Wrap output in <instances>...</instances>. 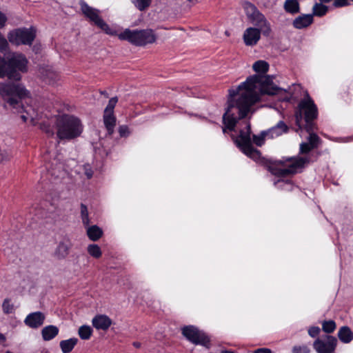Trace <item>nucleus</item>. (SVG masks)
I'll return each instance as SVG.
<instances>
[{
    "instance_id": "cd10ccee",
    "label": "nucleus",
    "mask_w": 353,
    "mask_h": 353,
    "mask_svg": "<svg viewBox=\"0 0 353 353\" xmlns=\"http://www.w3.org/2000/svg\"><path fill=\"white\" fill-rule=\"evenodd\" d=\"M132 2L139 10L144 11L150 6L152 0H132Z\"/></svg>"
},
{
    "instance_id": "09e8293b",
    "label": "nucleus",
    "mask_w": 353,
    "mask_h": 353,
    "mask_svg": "<svg viewBox=\"0 0 353 353\" xmlns=\"http://www.w3.org/2000/svg\"><path fill=\"white\" fill-rule=\"evenodd\" d=\"M6 341V337L4 336V335L3 334H1L0 333V341Z\"/></svg>"
},
{
    "instance_id": "c9c22d12",
    "label": "nucleus",
    "mask_w": 353,
    "mask_h": 353,
    "mask_svg": "<svg viewBox=\"0 0 353 353\" xmlns=\"http://www.w3.org/2000/svg\"><path fill=\"white\" fill-rule=\"evenodd\" d=\"M292 353H310V350L307 345H295L292 349Z\"/></svg>"
},
{
    "instance_id": "f8f14e48",
    "label": "nucleus",
    "mask_w": 353,
    "mask_h": 353,
    "mask_svg": "<svg viewBox=\"0 0 353 353\" xmlns=\"http://www.w3.org/2000/svg\"><path fill=\"white\" fill-rule=\"evenodd\" d=\"M337 343L335 336L326 334L317 337L313 342L312 347L316 353H334Z\"/></svg>"
},
{
    "instance_id": "a18cd8bd",
    "label": "nucleus",
    "mask_w": 353,
    "mask_h": 353,
    "mask_svg": "<svg viewBox=\"0 0 353 353\" xmlns=\"http://www.w3.org/2000/svg\"><path fill=\"white\" fill-rule=\"evenodd\" d=\"M8 18L5 14L0 11V29L3 28L7 22Z\"/></svg>"
},
{
    "instance_id": "f03ea898",
    "label": "nucleus",
    "mask_w": 353,
    "mask_h": 353,
    "mask_svg": "<svg viewBox=\"0 0 353 353\" xmlns=\"http://www.w3.org/2000/svg\"><path fill=\"white\" fill-rule=\"evenodd\" d=\"M294 115L296 125L298 127L297 130H305L309 134L307 142L314 148H317L320 139L313 132L316 127L314 120L318 117V108L308 94L300 101Z\"/></svg>"
},
{
    "instance_id": "8fccbe9b",
    "label": "nucleus",
    "mask_w": 353,
    "mask_h": 353,
    "mask_svg": "<svg viewBox=\"0 0 353 353\" xmlns=\"http://www.w3.org/2000/svg\"><path fill=\"white\" fill-rule=\"evenodd\" d=\"M133 345H134V347H137V348L140 347V346H141V344H140V343H139V342H134V343H133Z\"/></svg>"
},
{
    "instance_id": "72a5a7b5",
    "label": "nucleus",
    "mask_w": 353,
    "mask_h": 353,
    "mask_svg": "<svg viewBox=\"0 0 353 353\" xmlns=\"http://www.w3.org/2000/svg\"><path fill=\"white\" fill-rule=\"evenodd\" d=\"M12 157V154L10 150H0V162L8 161Z\"/></svg>"
},
{
    "instance_id": "dca6fc26",
    "label": "nucleus",
    "mask_w": 353,
    "mask_h": 353,
    "mask_svg": "<svg viewBox=\"0 0 353 353\" xmlns=\"http://www.w3.org/2000/svg\"><path fill=\"white\" fill-rule=\"evenodd\" d=\"M71 243L69 239L64 238L61 241L54 251V256L61 260L65 259L69 254Z\"/></svg>"
},
{
    "instance_id": "2eb2a0df",
    "label": "nucleus",
    "mask_w": 353,
    "mask_h": 353,
    "mask_svg": "<svg viewBox=\"0 0 353 353\" xmlns=\"http://www.w3.org/2000/svg\"><path fill=\"white\" fill-rule=\"evenodd\" d=\"M45 316L41 312H36L28 314L24 322L31 328H37L43 325Z\"/></svg>"
},
{
    "instance_id": "864d4df0",
    "label": "nucleus",
    "mask_w": 353,
    "mask_h": 353,
    "mask_svg": "<svg viewBox=\"0 0 353 353\" xmlns=\"http://www.w3.org/2000/svg\"><path fill=\"white\" fill-rule=\"evenodd\" d=\"M177 30H183V28H179V27L177 28Z\"/></svg>"
},
{
    "instance_id": "1a4fd4ad",
    "label": "nucleus",
    "mask_w": 353,
    "mask_h": 353,
    "mask_svg": "<svg viewBox=\"0 0 353 353\" xmlns=\"http://www.w3.org/2000/svg\"><path fill=\"white\" fill-rule=\"evenodd\" d=\"M7 37L12 45L31 46L36 37V29L34 27L16 28L10 30Z\"/></svg>"
},
{
    "instance_id": "aec40b11",
    "label": "nucleus",
    "mask_w": 353,
    "mask_h": 353,
    "mask_svg": "<svg viewBox=\"0 0 353 353\" xmlns=\"http://www.w3.org/2000/svg\"><path fill=\"white\" fill-rule=\"evenodd\" d=\"M103 123L108 134L112 135L114 133V128L116 125V117L114 114L103 113Z\"/></svg>"
},
{
    "instance_id": "2f4dec72",
    "label": "nucleus",
    "mask_w": 353,
    "mask_h": 353,
    "mask_svg": "<svg viewBox=\"0 0 353 353\" xmlns=\"http://www.w3.org/2000/svg\"><path fill=\"white\" fill-rule=\"evenodd\" d=\"M117 102L118 98L117 97L111 98L109 100L108 103L106 108H105L103 113L114 114V109Z\"/></svg>"
},
{
    "instance_id": "603ef678",
    "label": "nucleus",
    "mask_w": 353,
    "mask_h": 353,
    "mask_svg": "<svg viewBox=\"0 0 353 353\" xmlns=\"http://www.w3.org/2000/svg\"><path fill=\"white\" fill-rule=\"evenodd\" d=\"M21 118H22V119H23L24 121H26V119H27L26 117V116H24V115H22V116H21Z\"/></svg>"
},
{
    "instance_id": "0eeeda50",
    "label": "nucleus",
    "mask_w": 353,
    "mask_h": 353,
    "mask_svg": "<svg viewBox=\"0 0 353 353\" xmlns=\"http://www.w3.org/2000/svg\"><path fill=\"white\" fill-rule=\"evenodd\" d=\"M120 40L128 41L130 43L137 46H143L147 44L153 43L157 39L153 30H130L126 28L122 32L115 35Z\"/></svg>"
},
{
    "instance_id": "412c9836",
    "label": "nucleus",
    "mask_w": 353,
    "mask_h": 353,
    "mask_svg": "<svg viewBox=\"0 0 353 353\" xmlns=\"http://www.w3.org/2000/svg\"><path fill=\"white\" fill-rule=\"evenodd\" d=\"M59 333V328L54 325H48L41 330V334L44 341H50L54 339Z\"/></svg>"
},
{
    "instance_id": "bb28decb",
    "label": "nucleus",
    "mask_w": 353,
    "mask_h": 353,
    "mask_svg": "<svg viewBox=\"0 0 353 353\" xmlns=\"http://www.w3.org/2000/svg\"><path fill=\"white\" fill-rule=\"evenodd\" d=\"M92 333V328L88 325H82L79 328L78 334L83 340H88L90 338Z\"/></svg>"
},
{
    "instance_id": "6e6552de",
    "label": "nucleus",
    "mask_w": 353,
    "mask_h": 353,
    "mask_svg": "<svg viewBox=\"0 0 353 353\" xmlns=\"http://www.w3.org/2000/svg\"><path fill=\"white\" fill-rule=\"evenodd\" d=\"M243 9L248 19L251 23H252L256 28L262 29L263 35L265 37L270 36L272 32L270 23L257 7L251 2L246 1L243 4Z\"/></svg>"
},
{
    "instance_id": "5fc2aeb1",
    "label": "nucleus",
    "mask_w": 353,
    "mask_h": 353,
    "mask_svg": "<svg viewBox=\"0 0 353 353\" xmlns=\"http://www.w3.org/2000/svg\"><path fill=\"white\" fill-rule=\"evenodd\" d=\"M6 353H13V352H10V351H7Z\"/></svg>"
},
{
    "instance_id": "a19ab883",
    "label": "nucleus",
    "mask_w": 353,
    "mask_h": 353,
    "mask_svg": "<svg viewBox=\"0 0 353 353\" xmlns=\"http://www.w3.org/2000/svg\"><path fill=\"white\" fill-rule=\"evenodd\" d=\"M350 3L348 0H333L332 6L334 8H342L349 6Z\"/></svg>"
},
{
    "instance_id": "ddd939ff",
    "label": "nucleus",
    "mask_w": 353,
    "mask_h": 353,
    "mask_svg": "<svg viewBox=\"0 0 353 353\" xmlns=\"http://www.w3.org/2000/svg\"><path fill=\"white\" fill-rule=\"evenodd\" d=\"M263 30L261 28L250 27L243 32V41L248 46H255L261 39Z\"/></svg>"
},
{
    "instance_id": "c85d7f7f",
    "label": "nucleus",
    "mask_w": 353,
    "mask_h": 353,
    "mask_svg": "<svg viewBox=\"0 0 353 353\" xmlns=\"http://www.w3.org/2000/svg\"><path fill=\"white\" fill-rule=\"evenodd\" d=\"M88 252L94 258L99 259L101 256L102 252L100 247L97 244H90L87 248Z\"/></svg>"
},
{
    "instance_id": "a878e982",
    "label": "nucleus",
    "mask_w": 353,
    "mask_h": 353,
    "mask_svg": "<svg viewBox=\"0 0 353 353\" xmlns=\"http://www.w3.org/2000/svg\"><path fill=\"white\" fill-rule=\"evenodd\" d=\"M252 68L257 74L263 75L268 71L269 64L265 61L259 60L253 64Z\"/></svg>"
},
{
    "instance_id": "5701e85b",
    "label": "nucleus",
    "mask_w": 353,
    "mask_h": 353,
    "mask_svg": "<svg viewBox=\"0 0 353 353\" xmlns=\"http://www.w3.org/2000/svg\"><path fill=\"white\" fill-rule=\"evenodd\" d=\"M78 342V339L71 338L67 340H63L60 342V348L63 353H70L74 349Z\"/></svg>"
},
{
    "instance_id": "9d476101",
    "label": "nucleus",
    "mask_w": 353,
    "mask_h": 353,
    "mask_svg": "<svg viewBox=\"0 0 353 353\" xmlns=\"http://www.w3.org/2000/svg\"><path fill=\"white\" fill-rule=\"evenodd\" d=\"M81 10L85 17L94 23L98 28L104 31L107 34L116 35L117 31L111 28L100 17V10L88 6L82 1L80 3Z\"/></svg>"
},
{
    "instance_id": "6ab92c4d",
    "label": "nucleus",
    "mask_w": 353,
    "mask_h": 353,
    "mask_svg": "<svg viewBox=\"0 0 353 353\" xmlns=\"http://www.w3.org/2000/svg\"><path fill=\"white\" fill-rule=\"evenodd\" d=\"M337 335L339 340L343 343H349L353 340V332L348 326L341 327Z\"/></svg>"
},
{
    "instance_id": "b1692460",
    "label": "nucleus",
    "mask_w": 353,
    "mask_h": 353,
    "mask_svg": "<svg viewBox=\"0 0 353 353\" xmlns=\"http://www.w3.org/2000/svg\"><path fill=\"white\" fill-rule=\"evenodd\" d=\"M328 9V6L324 5V3H315L312 8V13L310 14L312 15L313 18L314 16L322 17L327 14Z\"/></svg>"
},
{
    "instance_id": "37998d69",
    "label": "nucleus",
    "mask_w": 353,
    "mask_h": 353,
    "mask_svg": "<svg viewBox=\"0 0 353 353\" xmlns=\"http://www.w3.org/2000/svg\"><path fill=\"white\" fill-rule=\"evenodd\" d=\"M45 76L46 78L49 80V83L54 82L57 77V74L54 71L51 70L48 71Z\"/></svg>"
},
{
    "instance_id": "3c124183",
    "label": "nucleus",
    "mask_w": 353,
    "mask_h": 353,
    "mask_svg": "<svg viewBox=\"0 0 353 353\" xmlns=\"http://www.w3.org/2000/svg\"><path fill=\"white\" fill-rule=\"evenodd\" d=\"M221 353H234V352L232 351H230V350H223V351H221Z\"/></svg>"
},
{
    "instance_id": "e433bc0d",
    "label": "nucleus",
    "mask_w": 353,
    "mask_h": 353,
    "mask_svg": "<svg viewBox=\"0 0 353 353\" xmlns=\"http://www.w3.org/2000/svg\"><path fill=\"white\" fill-rule=\"evenodd\" d=\"M321 332V329L318 326H311L308 329V334L312 338L319 337V335Z\"/></svg>"
},
{
    "instance_id": "9b49d317",
    "label": "nucleus",
    "mask_w": 353,
    "mask_h": 353,
    "mask_svg": "<svg viewBox=\"0 0 353 353\" xmlns=\"http://www.w3.org/2000/svg\"><path fill=\"white\" fill-rule=\"evenodd\" d=\"M183 335L190 342L201 345L206 349L210 348V338L203 331L194 325H188L182 328Z\"/></svg>"
},
{
    "instance_id": "7ed1b4c3",
    "label": "nucleus",
    "mask_w": 353,
    "mask_h": 353,
    "mask_svg": "<svg viewBox=\"0 0 353 353\" xmlns=\"http://www.w3.org/2000/svg\"><path fill=\"white\" fill-rule=\"evenodd\" d=\"M309 161L310 159L306 157H282L277 162L283 165L284 168H270L272 174L279 178L274 182V186L281 190L292 191L295 186L292 181L283 178L298 172Z\"/></svg>"
},
{
    "instance_id": "4468645a",
    "label": "nucleus",
    "mask_w": 353,
    "mask_h": 353,
    "mask_svg": "<svg viewBox=\"0 0 353 353\" xmlns=\"http://www.w3.org/2000/svg\"><path fill=\"white\" fill-rule=\"evenodd\" d=\"M289 132V127L283 121H279L275 125L268 129V139L277 138Z\"/></svg>"
},
{
    "instance_id": "c03bdc74",
    "label": "nucleus",
    "mask_w": 353,
    "mask_h": 353,
    "mask_svg": "<svg viewBox=\"0 0 353 353\" xmlns=\"http://www.w3.org/2000/svg\"><path fill=\"white\" fill-rule=\"evenodd\" d=\"M41 129L44 131L49 136H53L54 132L50 127L46 123H41Z\"/></svg>"
},
{
    "instance_id": "7c9ffc66",
    "label": "nucleus",
    "mask_w": 353,
    "mask_h": 353,
    "mask_svg": "<svg viewBox=\"0 0 353 353\" xmlns=\"http://www.w3.org/2000/svg\"><path fill=\"white\" fill-rule=\"evenodd\" d=\"M336 329V323L333 320L324 321L322 323V330L327 334L332 333Z\"/></svg>"
},
{
    "instance_id": "a211bd4d",
    "label": "nucleus",
    "mask_w": 353,
    "mask_h": 353,
    "mask_svg": "<svg viewBox=\"0 0 353 353\" xmlns=\"http://www.w3.org/2000/svg\"><path fill=\"white\" fill-rule=\"evenodd\" d=\"M112 320L106 315L99 314L95 316L92 321V325L97 330H107L112 325Z\"/></svg>"
},
{
    "instance_id": "423d86ee",
    "label": "nucleus",
    "mask_w": 353,
    "mask_h": 353,
    "mask_svg": "<svg viewBox=\"0 0 353 353\" xmlns=\"http://www.w3.org/2000/svg\"><path fill=\"white\" fill-rule=\"evenodd\" d=\"M0 94L4 100L13 108H23L20 99L28 97L29 92L19 83L0 84Z\"/></svg>"
},
{
    "instance_id": "473e14b6",
    "label": "nucleus",
    "mask_w": 353,
    "mask_h": 353,
    "mask_svg": "<svg viewBox=\"0 0 353 353\" xmlns=\"http://www.w3.org/2000/svg\"><path fill=\"white\" fill-rule=\"evenodd\" d=\"M81 216L83 225L86 226L88 225L90 223L88 211L86 205L83 203L81 204Z\"/></svg>"
},
{
    "instance_id": "20e7f679",
    "label": "nucleus",
    "mask_w": 353,
    "mask_h": 353,
    "mask_svg": "<svg viewBox=\"0 0 353 353\" xmlns=\"http://www.w3.org/2000/svg\"><path fill=\"white\" fill-rule=\"evenodd\" d=\"M28 60L26 56L18 52H12L5 59L0 56V78L7 77L13 81H20L21 72H28Z\"/></svg>"
},
{
    "instance_id": "4c0bfd02",
    "label": "nucleus",
    "mask_w": 353,
    "mask_h": 353,
    "mask_svg": "<svg viewBox=\"0 0 353 353\" xmlns=\"http://www.w3.org/2000/svg\"><path fill=\"white\" fill-rule=\"evenodd\" d=\"M3 311L5 314H10L12 313L13 311V305L10 303V301L8 299H5L3 305Z\"/></svg>"
},
{
    "instance_id": "ea45409f",
    "label": "nucleus",
    "mask_w": 353,
    "mask_h": 353,
    "mask_svg": "<svg viewBox=\"0 0 353 353\" xmlns=\"http://www.w3.org/2000/svg\"><path fill=\"white\" fill-rule=\"evenodd\" d=\"M119 133L121 137H127L130 135V131L127 125H120L119 127Z\"/></svg>"
},
{
    "instance_id": "f257e3e1",
    "label": "nucleus",
    "mask_w": 353,
    "mask_h": 353,
    "mask_svg": "<svg viewBox=\"0 0 353 353\" xmlns=\"http://www.w3.org/2000/svg\"><path fill=\"white\" fill-rule=\"evenodd\" d=\"M256 90L261 94L274 95L279 88L273 85L272 77L254 74L237 87L230 89L222 128L224 134L231 132V138L236 147L255 161L260 159L261 154L252 145L250 123L245 118L252 105L259 101Z\"/></svg>"
},
{
    "instance_id": "c756f323",
    "label": "nucleus",
    "mask_w": 353,
    "mask_h": 353,
    "mask_svg": "<svg viewBox=\"0 0 353 353\" xmlns=\"http://www.w3.org/2000/svg\"><path fill=\"white\" fill-rule=\"evenodd\" d=\"M265 139H268V134L266 132V130L262 131L258 135L254 134L252 136L254 143L259 147L262 146L264 144Z\"/></svg>"
},
{
    "instance_id": "49530a36",
    "label": "nucleus",
    "mask_w": 353,
    "mask_h": 353,
    "mask_svg": "<svg viewBox=\"0 0 353 353\" xmlns=\"http://www.w3.org/2000/svg\"><path fill=\"white\" fill-rule=\"evenodd\" d=\"M252 353H272V351L268 348H259L254 350Z\"/></svg>"
},
{
    "instance_id": "39448f33",
    "label": "nucleus",
    "mask_w": 353,
    "mask_h": 353,
    "mask_svg": "<svg viewBox=\"0 0 353 353\" xmlns=\"http://www.w3.org/2000/svg\"><path fill=\"white\" fill-rule=\"evenodd\" d=\"M57 136L59 139L70 140L79 137L83 132L80 119L73 115L64 114L57 118Z\"/></svg>"
},
{
    "instance_id": "de8ad7c7",
    "label": "nucleus",
    "mask_w": 353,
    "mask_h": 353,
    "mask_svg": "<svg viewBox=\"0 0 353 353\" xmlns=\"http://www.w3.org/2000/svg\"><path fill=\"white\" fill-rule=\"evenodd\" d=\"M341 139L343 142H347V141L353 140V137H345V138H341Z\"/></svg>"
},
{
    "instance_id": "4be33fe9",
    "label": "nucleus",
    "mask_w": 353,
    "mask_h": 353,
    "mask_svg": "<svg viewBox=\"0 0 353 353\" xmlns=\"http://www.w3.org/2000/svg\"><path fill=\"white\" fill-rule=\"evenodd\" d=\"M285 11L291 14L300 12V5L298 0H285L283 4Z\"/></svg>"
},
{
    "instance_id": "f3484780",
    "label": "nucleus",
    "mask_w": 353,
    "mask_h": 353,
    "mask_svg": "<svg viewBox=\"0 0 353 353\" xmlns=\"http://www.w3.org/2000/svg\"><path fill=\"white\" fill-rule=\"evenodd\" d=\"M314 21V18L310 14H302L296 17L293 21V27L301 30L309 27Z\"/></svg>"
},
{
    "instance_id": "393cba45",
    "label": "nucleus",
    "mask_w": 353,
    "mask_h": 353,
    "mask_svg": "<svg viewBox=\"0 0 353 353\" xmlns=\"http://www.w3.org/2000/svg\"><path fill=\"white\" fill-rule=\"evenodd\" d=\"M87 234L90 240L96 241L101 237L103 231L99 227L94 225L88 228Z\"/></svg>"
},
{
    "instance_id": "f704fd0d",
    "label": "nucleus",
    "mask_w": 353,
    "mask_h": 353,
    "mask_svg": "<svg viewBox=\"0 0 353 353\" xmlns=\"http://www.w3.org/2000/svg\"><path fill=\"white\" fill-rule=\"evenodd\" d=\"M9 49V43L5 37L0 32V52H3Z\"/></svg>"
},
{
    "instance_id": "79ce46f5",
    "label": "nucleus",
    "mask_w": 353,
    "mask_h": 353,
    "mask_svg": "<svg viewBox=\"0 0 353 353\" xmlns=\"http://www.w3.org/2000/svg\"><path fill=\"white\" fill-rule=\"evenodd\" d=\"M84 174L87 176L88 179H91L93 176V171L92 168L89 164H85L83 165Z\"/></svg>"
},
{
    "instance_id": "58836bf2",
    "label": "nucleus",
    "mask_w": 353,
    "mask_h": 353,
    "mask_svg": "<svg viewBox=\"0 0 353 353\" xmlns=\"http://www.w3.org/2000/svg\"><path fill=\"white\" fill-rule=\"evenodd\" d=\"M312 149L314 148L308 142H303L300 145V152L302 154H307Z\"/></svg>"
}]
</instances>
